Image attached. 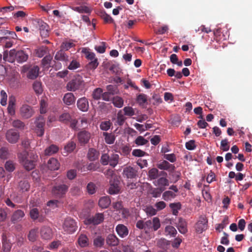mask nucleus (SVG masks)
Masks as SVG:
<instances>
[{"label":"nucleus","mask_w":252,"mask_h":252,"mask_svg":"<svg viewBox=\"0 0 252 252\" xmlns=\"http://www.w3.org/2000/svg\"><path fill=\"white\" fill-rule=\"evenodd\" d=\"M78 243L80 247H86L89 244V239L86 235L81 234L78 237Z\"/></svg>","instance_id":"nucleus-34"},{"label":"nucleus","mask_w":252,"mask_h":252,"mask_svg":"<svg viewBox=\"0 0 252 252\" xmlns=\"http://www.w3.org/2000/svg\"><path fill=\"white\" fill-rule=\"evenodd\" d=\"M154 184L155 186L158 187V188L163 189V190H164L165 187L169 185V181L165 177H160L154 182Z\"/></svg>","instance_id":"nucleus-22"},{"label":"nucleus","mask_w":252,"mask_h":252,"mask_svg":"<svg viewBox=\"0 0 252 252\" xmlns=\"http://www.w3.org/2000/svg\"><path fill=\"white\" fill-rule=\"evenodd\" d=\"M11 248V243L7 239L2 240V249L3 252H9Z\"/></svg>","instance_id":"nucleus-48"},{"label":"nucleus","mask_w":252,"mask_h":252,"mask_svg":"<svg viewBox=\"0 0 252 252\" xmlns=\"http://www.w3.org/2000/svg\"><path fill=\"white\" fill-rule=\"evenodd\" d=\"M103 135L104 137L105 141L107 144H112L114 143L115 136L114 134L104 132Z\"/></svg>","instance_id":"nucleus-39"},{"label":"nucleus","mask_w":252,"mask_h":252,"mask_svg":"<svg viewBox=\"0 0 252 252\" xmlns=\"http://www.w3.org/2000/svg\"><path fill=\"white\" fill-rule=\"evenodd\" d=\"M12 126L16 128L22 129L24 128L25 124L20 120H17L12 122Z\"/></svg>","instance_id":"nucleus-64"},{"label":"nucleus","mask_w":252,"mask_h":252,"mask_svg":"<svg viewBox=\"0 0 252 252\" xmlns=\"http://www.w3.org/2000/svg\"><path fill=\"white\" fill-rule=\"evenodd\" d=\"M176 226L181 234H185L188 232L187 223L185 220L182 218L178 219Z\"/></svg>","instance_id":"nucleus-14"},{"label":"nucleus","mask_w":252,"mask_h":252,"mask_svg":"<svg viewBox=\"0 0 252 252\" xmlns=\"http://www.w3.org/2000/svg\"><path fill=\"white\" fill-rule=\"evenodd\" d=\"M169 207L172 210L173 215L177 216L181 208V204L180 202L172 203L169 204Z\"/></svg>","instance_id":"nucleus-41"},{"label":"nucleus","mask_w":252,"mask_h":252,"mask_svg":"<svg viewBox=\"0 0 252 252\" xmlns=\"http://www.w3.org/2000/svg\"><path fill=\"white\" fill-rule=\"evenodd\" d=\"M63 229L68 233H72L76 230V224L75 220L70 218H66L63 224Z\"/></svg>","instance_id":"nucleus-6"},{"label":"nucleus","mask_w":252,"mask_h":252,"mask_svg":"<svg viewBox=\"0 0 252 252\" xmlns=\"http://www.w3.org/2000/svg\"><path fill=\"white\" fill-rule=\"evenodd\" d=\"M76 148V143L74 141H69L64 147L66 153L72 152Z\"/></svg>","instance_id":"nucleus-49"},{"label":"nucleus","mask_w":252,"mask_h":252,"mask_svg":"<svg viewBox=\"0 0 252 252\" xmlns=\"http://www.w3.org/2000/svg\"><path fill=\"white\" fill-rule=\"evenodd\" d=\"M8 150L6 147H2L0 149V158L3 159H6L8 157Z\"/></svg>","instance_id":"nucleus-56"},{"label":"nucleus","mask_w":252,"mask_h":252,"mask_svg":"<svg viewBox=\"0 0 252 252\" xmlns=\"http://www.w3.org/2000/svg\"><path fill=\"white\" fill-rule=\"evenodd\" d=\"M164 191L163 189L159 188H154L151 192L152 196L155 198L158 197L160 196L161 193Z\"/></svg>","instance_id":"nucleus-58"},{"label":"nucleus","mask_w":252,"mask_h":252,"mask_svg":"<svg viewBox=\"0 0 252 252\" xmlns=\"http://www.w3.org/2000/svg\"><path fill=\"white\" fill-rule=\"evenodd\" d=\"M3 61L9 63H13L16 61L15 50H11L9 52H4L3 57Z\"/></svg>","instance_id":"nucleus-18"},{"label":"nucleus","mask_w":252,"mask_h":252,"mask_svg":"<svg viewBox=\"0 0 252 252\" xmlns=\"http://www.w3.org/2000/svg\"><path fill=\"white\" fill-rule=\"evenodd\" d=\"M94 245L97 248H101L104 244V239L101 236H97L94 240Z\"/></svg>","instance_id":"nucleus-47"},{"label":"nucleus","mask_w":252,"mask_h":252,"mask_svg":"<svg viewBox=\"0 0 252 252\" xmlns=\"http://www.w3.org/2000/svg\"><path fill=\"white\" fill-rule=\"evenodd\" d=\"M52 57L50 55L45 56L42 60V65L45 68H49L51 66V63L52 60Z\"/></svg>","instance_id":"nucleus-40"},{"label":"nucleus","mask_w":252,"mask_h":252,"mask_svg":"<svg viewBox=\"0 0 252 252\" xmlns=\"http://www.w3.org/2000/svg\"><path fill=\"white\" fill-rule=\"evenodd\" d=\"M106 243L110 246H116L119 244L118 238L114 234H109L106 238Z\"/></svg>","instance_id":"nucleus-33"},{"label":"nucleus","mask_w":252,"mask_h":252,"mask_svg":"<svg viewBox=\"0 0 252 252\" xmlns=\"http://www.w3.org/2000/svg\"><path fill=\"white\" fill-rule=\"evenodd\" d=\"M110 175H111V179L109 181L110 187L108 189V193L110 194H116L119 193L121 188L120 187V181L115 175H113V171H109Z\"/></svg>","instance_id":"nucleus-3"},{"label":"nucleus","mask_w":252,"mask_h":252,"mask_svg":"<svg viewBox=\"0 0 252 252\" xmlns=\"http://www.w3.org/2000/svg\"><path fill=\"white\" fill-rule=\"evenodd\" d=\"M30 187V185L29 182L26 180L22 181L19 184V188L23 192L27 191Z\"/></svg>","instance_id":"nucleus-50"},{"label":"nucleus","mask_w":252,"mask_h":252,"mask_svg":"<svg viewBox=\"0 0 252 252\" xmlns=\"http://www.w3.org/2000/svg\"><path fill=\"white\" fill-rule=\"evenodd\" d=\"M80 65L79 63L76 60H74L70 62L67 68L69 70H73L80 67Z\"/></svg>","instance_id":"nucleus-59"},{"label":"nucleus","mask_w":252,"mask_h":252,"mask_svg":"<svg viewBox=\"0 0 252 252\" xmlns=\"http://www.w3.org/2000/svg\"><path fill=\"white\" fill-rule=\"evenodd\" d=\"M33 89L37 94H41L42 92L41 84L39 82H35L32 85Z\"/></svg>","instance_id":"nucleus-52"},{"label":"nucleus","mask_w":252,"mask_h":252,"mask_svg":"<svg viewBox=\"0 0 252 252\" xmlns=\"http://www.w3.org/2000/svg\"><path fill=\"white\" fill-rule=\"evenodd\" d=\"M39 68L38 66L35 65L30 69L27 77L28 78L31 79H35L39 74Z\"/></svg>","instance_id":"nucleus-29"},{"label":"nucleus","mask_w":252,"mask_h":252,"mask_svg":"<svg viewBox=\"0 0 252 252\" xmlns=\"http://www.w3.org/2000/svg\"><path fill=\"white\" fill-rule=\"evenodd\" d=\"M126 119L124 115L123 114L122 111L120 110L117 114V118L115 121V125H117L118 126H122L124 124Z\"/></svg>","instance_id":"nucleus-44"},{"label":"nucleus","mask_w":252,"mask_h":252,"mask_svg":"<svg viewBox=\"0 0 252 252\" xmlns=\"http://www.w3.org/2000/svg\"><path fill=\"white\" fill-rule=\"evenodd\" d=\"M6 137L9 142L15 143L19 139V134L16 130L9 129L6 132Z\"/></svg>","instance_id":"nucleus-10"},{"label":"nucleus","mask_w":252,"mask_h":252,"mask_svg":"<svg viewBox=\"0 0 252 252\" xmlns=\"http://www.w3.org/2000/svg\"><path fill=\"white\" fill-rule=\"evenodd\" d=\"M29 154L26 151H23L18 155L19 160L22 164L29 159Z\"/></svg>","instance_id":"nucleus-42"},{"label":"nucleus","mask_w":252,"mask_h":252,"mask_svg":"<svg viewBox=\"0 0 252 252\" xmlns=\"http://www.w3.org/2000/svg\"><path fill=\"white\" fill-rule=\"evenodd\" d=\"M145 230L157 231L160 227L159 219L158 217H154L152 220H148L144 222Z\"/></svg>","instance_id":"nucleus-4"},{"label":"nucleus","mask_w":252,"mask_h":252,"mask_svg":"<svg viewBox=\"0 0 252 252\" xmlns=\"http://www.w3.org/2000/svg\"><path fill=\"white\" fill-rule=\"evenodd\" d=\"M20 113L22 117L28 119L32 116L33 111L31 106L25 104L21 107Z\"/></svg>","instance_id":"nucleus-11"},{"label":"nucleus","mask_w":252,"mask_h":252,"mask_svg":"<svg viewBox=\"0 0 252 252\" xmlns=\"http://www.w3.org/2000/svg\"><path fill=\"white\" fill-rule=\"evenodd\" d=\"M24 216L25 213L23 211L17 210L13 214L11 219V221L13 223H16L20 221Z\"/></svg>","instance_id":"nucleus-26"},{"label":"nucleus","mask_w":252,"mask_h":252,"mask_svg":"<svg viewBox=\"0 0 252 252\" xmlns=\"http://www.w3.org/2000/svg\"><path fill=\"white\" fill-rule=\"evenodd\" d=\"M59 147L54 144L50 145L45 150V155L46 156H51L58 152Z\"/></svg>","instance_id":"nucleus-37"},{"label":"nucleus","mask_w":252,"mask_h":252,"mask_svg":"<svg viewBox=\"0 0 252 252\" xmlns=\"http://www.w3.org/2000/svg\"><path fill=\"white\" fill-rule=\"evenodd\" d=\"M16 61L19 63H23L27 61L28 59V55L23 50L16 51L15 50Z\"/></svg>","instance_id":"nucleus-21"},{"label":"nucleus","mask_w":252,"mask_h":252,"mask_svg":"<svg viewBox=\"0 0 252 252\" xmlns=\"http://www.w3.org/2000/svg\"><path fill=\"white\" fill-rule=\"evenodd\" d=\"M0 104L2 106H5L7 104V95L4 90L0 91Z\"/></svg>","instance_id":"nucleus-57"},{"label":"nucleus","mask_w":252,"mask_h":252,"mask_svg":"<svg viewBox=\"0 0 252 252\" xmlns=\"http://www.w3.org/2000/svg\"><path fill=\"white\" fill-rule=\"evenodd\" d=\"M102 89L100 88L94 89L92 94L94 99L95 100L100 99L102 96Z\"/></svg>","instance_id":"nucleus-51"},{"label":"nucleus","mask_w":252,"mask_h":252,"mask_svg":"<svg viewBox=\"0 0 252 252\" xmlns=\"http://www.w3.org/2000/svg\"><path fill=\"white\" fill-rule=\"evenodd\" d=\"M77 107L81 111L86 112L89 109V102L86 97L79 98L77 102Z\"/></svg>","instance_id":"nucleus-16"},{"label":"nucleus","mask_w":252,"mask_h":252,"mask_svg":"<svg viewBox=\"0 0 252 252\" xmlns=\"http://www.w3.org/2000/svg\"><path fill=\"white\" fill-rule=\"evenodd\" d=\"M4 167L5 169L9 172H13L15 169L13 162L11 160L7 161L5 163Z\"/></svg>","instance_id":"nucleus-53"},{"label":"nucleus","mask_w":252,"mask_h":252,"mask_svg":"<svg viewBox=\"0 0 252 252\" xmlns=\"http://www.w3.org/2000/svg\"><path fill=\"white\" fill-rule=\"evenodd\" d=\"M55 59L57 61H61L66 63L69 61V57L64 51L61 49L56 53Z\"/></svg>","instance_id":"nucleus-17"},{"label":"nucleus","mask_w":252,"mask_h":252,"mask_svg":"<svg viewBox=\"0 0 252 252\" xmlns=\"http://www.w3.org/2000/svg\"><path fill=\"white\" fill-rule=\"evenodd\" d=\"M71 116L67 112H64L59 117V121L64 124H68L71 120Z\"/></svg>","instance_id":"nucleus-36"},{"label":"nucleus","mask_w":252,"mask_h":252,"mask_svg":"<svg viewBox=\"0 0 252 252\" xmlns=\"http://www.w3.org/2000/svg\"><path fill=\"white\" fill-rule=\"evenodd\" d=\"M15 98L14 96H11L9 97L8 105L7 107V111L8 113L12 116L15 113Z\"/></svg>","instance_id":"nucleus-27"},{"label":"nucleus","mask_w":252,"mask_h":252,"mask_svg":"<svg viewBox=\"0 0 252 252\" xmlns=\"http://www.w3.org/2000/svg\"><path fill=\"white\" fill-rule=\"evenodd\" d=\"M78 138L81 144H86L90 140V134L85 130L81 131L78 134Z\"/></svg>","instance_id":"nucleus-19"},{"label":"nucleus","mask_w":252,"mask_h":252,"mask_svg":"<svg viewBox=\"0 0 252 252\" xmlns=\"http://www.w3.org/2000/svg\"><path fill=\"white\" fill-rule=\"evenodd\" d=\"M48 168L51 170H56L59 168L60 163L55 158H50L47 162Z\"/></svg>","instance_id":"nucleus-31"},{"label":"nucleus","mask_w":252,"mask_h":252,"mask_svg":"<svg viewBox=\"0 0 252 252\" xmlns=\"http://www.w3.org/2000/svg\"><path fill=\"white\" fill-rule=\"evenodd\" d=\"M164 233L166 236L175 237L177 234V231L174 226L168 225L165 227Z\"/></svg>","instance_id":"nucleus-32"},{"label":"nucleus","mask_w":252,"mask_h":252,"mask_svg":"<svg viewBox=\"0 0 252 252\" xmlns=\"http://www.w3.org/2000/svg\"><path fill=\"white\" fill-rule=\"evenodd\" d=\"M95 189L96 187L95 184L92 182L89 183L87 186V191L90 194H93L95 193Z\"/></svg>","instance_id":"nucleus-63"},{"label":"nucleus","mask_w":252,"mask_h":252,"mask_svg":"<svg viewBox=\"0 0 252 252\" xmlns=\"http://www.w3.org/2000/svg\"><path fill=\"white\" fill-rule=\"evenodd\" d=\"M63 100L65 104L71 105L75 103V97L72 93H67L64 95Z\"/></svg>","instance_id":"nucleus-23"},{"label":"nucleus","mask_w":252,"mask_h":252,"mask_svg":"<svg viewBox=\"0 0 252 252\" xmlns=\"http://www.w3.org/2000/svg\"><path fill=\"white\" fill-rule=\"evenodd\" d=\"M71 8L73 11L77 12L79 13L90 14L92 12L91 8L85 5L71 7Z\"/></svg>","instance_id":"nucleus-28"},{"label":"nucleus","mask_w":252,"mask_h":252,"mask_svg":"<svg viewBox=\"0 0 252 252\" xmlns=\"http://www.w3.org/2000/svg\"><path fill=\"white\" fill-rule=\"evenodd\" d=\"M38 24L41 36L43 37H47L49 32L48 25L42 20H39Z\"/></svg>","instance_id":"nucleus-12"},{"label":"nucleus","mask_w":252,"mask_h":252,"mask_svg":"<svg viewBox=\"0 0 252 252\" xmlns=\"http://www.w3.org/2000/svg\"><path fill=\"white\" fill-rule=\"evenodd\" d=\"M123 174L127 179H133L137 176V170L136 168L129 166L124 169Z\"/></svg>","instance_id":"nucleus-9"},{"label":"nucleus","mask_w":252,"mask_h":252,"mask_svg":"<svg viewBox=\"0 0 252 252\" xmlns=\"http://www.w3.org/2000/svg\"><path fill=\"white\" fill-rule=\"evenodd\" d=\"M110 156L107 154H103L101 156L100 162L103 165L109 164Z\"/></svg>","instance_id":"nucleus-62"},{"label":"nucleus","mask_w":252,"mask_h":252,"mask_svg":"<svg viewBox=\"0 0 252 252\" xmlns=\"http://www.w3.org/2000/svg\"><path fill=\"white\" fill-rule=\"evenodd\" d=\"M136 101L140 105H143L147 101V96L144 94H140L137 95Z\"/></svg>","instance_id":"nucleus-46"},{"label":"nucleus","mask_w":252,"mask_h":252,"mask_svg":"<svg viewBox=\"0 0 252 252\" xmlns=\"http://www.w3.org/2000/svg\"><path fill=\"white\" fill-rule=\"evenodd\" d=\"M176 196V194L173 191L167 190L162 194V199L165 201H169L175 198Z\"/></svg>","instance_id":"nucleus-43"},{"label":"nucleus","mask_w":252,"mask_h":252,"mask_svg":"<svg viewBox=\"0 0 252 252\" xmlns=\"http://www.w3.org/2000/svg\"><path fill=\"white\" fill-rule=\"evenodd\" d=\"M116 230L118 235L121 238H125L128 234L127 228L124 224H118L116 227Z\"/></svg>","instance_id":"nucleus-20"},{"label":"nucleus","mask_w":252,"mask_h":252,"mask_svg":"<svg viewBox=\"0 0 252 252\" xmlns=\"http://www.w3.org/2000/svg\"><path fill=\"white\" fill-rule=\"evenodd\" d=\"M99 152L94 148H90L88 152V158L90 161H94L98 158Z\"/></svg>","instance_id":"nucleus-30"},{"label":"nucleus","mask_w":252,"mask_h":252,"mask_svg":"<svg viewBox=\"0 0 252 252\" xmlns=\"http://www.w3.org/2000/svg\"><path fill=\"white\" fill-rule=\"evenodd\" d=\"M40 112L41 114H45L47 112L48 104L46 101L41 99L40 102Z\"/></svg>","instance_id":"nucleus-55"},{"label":"nucleus","mask_w":252,"mask_h":252,"mask_svg":"<svg viewBox=\"0 0 252 252\" xmlns=\"http://www.w3.org/2000/svg\"><path fill=\"white\" fill-rule=\"evenodd\" d=\"M109 164L113 167H115L118 163L119 156L117 154H112L109 157Z\"/></svg>","instance_id":"nucleus-38"},{"label":"nucleus","mask_w":252,"mask_h":252,"mask_svg":"<svg viewBox=\"0 0 252 252\" xmlns=\"http://www.w3.org/2000/svg\"><path fill=\"white\" fill-rule=\"evenodd\" d=\"M167 173L161 171L160 173L159 174L158 170L156 168H153L151 169L148 173V177L150 179V180H155L156 179L159 175H166Z\"/></svg>","instance_id":"nucleus-25"},{"label":"nucleus","mask_w":252,"mask_h":252,"mask_svg":"<svg viewBox=\"0 0 252 252\" xmlns=\"http://www.w3.org/2000/svg\"><path fill=\"white\" fill-rule=\"evenodd\" d=\"M45 122L44 118L41 116L37 117L34 122L35 125V131L38 136H42L44 133Z\"/></svg>","instance_id":"nucleus-5"},{"label":"nucleus","mask_w":252,"mask_h":252,"mask_svg":"<svg viewBox=\"0 0 252 252\" xmlns=\"http://www.w3.org/2000/svg\"><path fill=\"white\" fill-rule=\"evenodd\" d=\"M112 103L115 107L120 108L124 105V100L122 97L116 96L113 97Z\"/></svg>","instance_id":"nucleus-45"},{"label":"nucleus","mask_w":252,"mask_h":252,"mask_svg":"<svg viewBox=\"0 0 252 252\" xmlns=\"http://www.w3.org/2000/svg\"><path fill=\"white\" fill-rule=\"evenodd\" d=\"M40 236L41 238L45 240H49L53 236V231L52 229L47 226H44L40 229Z\"/></svg>","instance_id":"nucleus-13"},{"label":"nucleus","mask_w":252,"mask_h":252,"mask_svg":"<svg viewBox=\"0 0 252 252\" xmlns=\"http://www.w3.org/2000/svg\"><path fill=\"white\" fill-rule=\"evenodd\" d=\"M148 142V140L142 136H138L135 140V143L138 146L146 145Z\"/></svg>","instance_id":"nucleus-54"},{"label":"nucleus","mask_w":252,"mask_h":252,"mask_svg":"<svg viewBox=\"0 0 252 252\" xmlns=\"http://www.w3.org/2000/svg\"><path fill=\"white\" fill-rule=\"evenodd\" d=\"M104 216L102 213H97L94 216L86 219L84 221L86 225H97L103 221Z\"/></svg>","instance_id":"nucleus-7"},{"label":"nucleus","mask_w":252,"mask_h":252,"mask_svg":"<svg viewBox=\"0 0 252 252\" xmlns=\"http://www.w3.org/2000/svg\"><path fill=\"white\" fill-rule=\"evenodd\" d=\"M123 110L124 111V114L126 116H132L135 114L133 109L130 106L125 107Z\"/></svg>","instance_id":"nucleus-61"},{"label":"nucleus","mask_w":252,"mask_h":252,"mask_svg":"<svg viewBox=\"0 0 252 252\" xmlns=\"http://www.w3.org/2000/svg\"><path fill=\"white\" fill-rule=\"evenodd\" d=\"M157 167L159 169L167 170L172 172L174 171L175 167L173 164L169 163L167 160H163L157 164Z\"/></svg>","instance_id":"nucleus-15"},{"label":"nucleus","mask_w":252,"mask_h":252,"mask_svg":"<svg viewBox=\"0 0 252 252\" xmlns=\"http://www.w3.org/2000/svg\"><path fill=\"white\" fill-rule=\"evenodd\" d=\"M84 86L83 77L80 75H77L67 83L66 88L68 91L74 92Z\"/></svg>","instance_id":"nucleus-1"},{"label":"nucleus","mask_w":252,"mask_h":252,"mask_svg":"<svg viewBox=\"0 0 252 252\" xmlns=\"http://www.w3.org/2000/svg\"><path fill=\"white\" fill-rule=\"evenodd\" d=\"M111 203V200L108 196L101 197L98 201V205L102 208H107Z\"/></svg>","instance_id":"nucleus-35"},{"label":"nucleus","mask_w":252,"mask_h":252,"mask_svg":"<svg viewBox=\"0 0 252 252\" xmlns=\"http://www.w3.org/2000/svg\"><path fill=\"white\" fill-rule=\"evenodd\" d=\"M30 159H29L23 164L25 169L28 171L32 170L34 168L37 156L32 153L30 155Z\"/></svg>","instance_id":"nucleus-8"},{"label":"nucleus","mask_w":252,"mask_h":252,"mask_svg":"<svg viewBox=\"0 0 252 252\" xmlns=\"http://www.w3.org/2000/svg\"><path fill=\"white\" fill-rule=\"evenodd\" d=\"M68 188V185L64 183H56L52 189V193L56 197L62 198L65 195Z\"/></svg>","instance_id":"nucleus-2"},{"label":"nucleus","mask_w":252,"mask_h":252,"mask_svg":"<svg viewBox=\"0 0 252 252\" xmlns=\"http://www.w3.org/2000/svg\"><path fill=\"white\" fill-rule=\"evenodd\" d=\"M111 123L110 121L102 122L100 125V128L104 131L108 130L111 127Z\"/></svg>","instance_id":"nucleus-60"},{"label":"nucleus","mask_w":252,"mask_h":252,"mask_svg":"<svg viewBox=\"0 0 252 252\" xmlns=\"http://www.w3.org/2000/svg\"><path fill=\"white\" fill-rule=\"evenodd\" d=\"M30 215L31 218L35 220H38L39 222H42L44 220V218L42 216H40L38 210L37 208H32L30 210Z\"/></svg>","instance_id":"nucleus-24"}]
</instances>
